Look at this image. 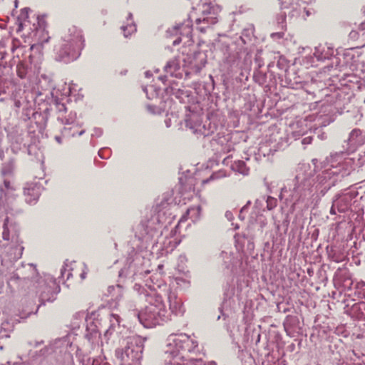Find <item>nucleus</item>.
Masks as SVG:
<instances>
[{"label":"nucleus","instance_id":"nucleus-39","mask_svg":"<svg viewBox=\"0 0 365 365\" xmlns=\"http://www.w3.org/2000/svg\"><path fill=\"white\" fill-rule=\"evenodd\" d=\"M286 16H287V11H281L280 13L278 14L276 17V21L278 24V26L282 30H284L286 29Z\"/></svg>","mask_w":365,"mask_h":365},{"label":"nucleus","instance_id":"nucleus-20","mask_svg":"<svg viewBox=\"0 0 365 365\" xmlns=\"http://www.w3.org/2000/svg\"><path fill=\"white\" fill-rule=\"evenodd\" d=\"M352 200V194L350 192H345L338 195L333 202H334V206L336 207L337 211L342 213L349 209Z\"/></svg>","mask_w":365,"mask_h":365},{"label":"nucleus","instance_id":"nucleus-7","mask_svg":"<svg viewBox=\"0 0 365 365\" xmlns=\"http://www.w3.org/2000/svg\"><path fill=\"white\" fill-rule=\"evenodd\" d=\"M170 222L165 217V212L160 210L150 217L143 219L135 227V236L145 242L146 246L158 247L159 238L163 234V228H165Z\"/></svg>","mask_w":365,"mask_h":365},{"label":"nucleus","instance_id":"nucleus-37","mask_svg":"<svg viewBox=\"0 0 365 365\" xmlns=\"http://www.w3.org/2000/svg\"><path fill=\"white\" fill-rule=\"evenodd\" d=\"M224 289V304L227 302L235 294V287L232 283L227 282L223 287Z\"/></svg>","mask_w":365,"mask_h":365},{"label":"nucleus","instance_id":"nucleus-27","mask_svg":"<svg viewBox=\"0 0 365 365\" xmlns=\"http://www.w3.org/2000/svg\"><path fill=\"white\" fill-rule=\"evenodd\" d=\"M29 9L24 8L21 9V14L18 16L17 22L18 27L16 29V32L20 33L24 30H31V25L30 21L28 20V12Z\"/></svg>","mask_w":365,"mask_h":365},{"label":"nucleus","instance_id":"nucleus-43","mask_svg":"<svg viewBox=\"0 0 365 365\" xmlns=\"http://www.w3.org/2000/svg\"><path fill=\"white\" fill-rule=\"evenodd\" d=\"M73 328H77V327H79V323L77 321L82 322L83 320H84V319L86 320L87 319H86L85 312H81L76 313L73 315Z\"/></svg>","mask_w":365,"mask_h":365},{"label":"nucleus","instance_id":"nucleus-40","mask_svg":"<svg viewBox=\"0 0 365 365\" xmlns=\"http://www.w3.org/2000/svg\"><path fill=\"white\" fill-rule=\"evenodd\" d=\"M14 169V162L12 160H11L9 162H6L3 165V167L1 169V174L4 177L6 175H9L12 173Z\"/></svg>","mask_w":365,"mask_h":365},{"label":"nucleus","instance_id":"nucleus-14","mask_svg":"<svg viewBox=\"0 0 365 365\" xmlns=\"http://www.w3.org/2000/svg\"><path fill=\"white\" fill-rule=\"evenodd\" d=\"M325 60L334 61V62L333 61L330 65L326 66L329 70L330 68H333L334 63H336V66L338 64V60L334 56V48L327 43L319 44L316 46L313 56H307L304 61L307 66L313 67L317 66V62L324 61Z\"/></svg>","mask_w":365,"mask_h":365},{"label":"nucleus","instance_id":"nucleus-22","mask_svg":"<svg viewBox=\"0 0 365 365\" xmlns=\"http://www.w3.org/2000/svg\"><path fill=\"white\" fill-rule=\"evenodd\" d=\"M194 118H197V114L192 113L185 119V125L187 128H190L192 133L196 134H200L203 136H208L211 135L214 130H210L206 128L205 125H202L200 123H197L195 125H192L190 123V120H193Z\"/></svg>","mask_w":365,"mask_h":365},{"label":"nucleus","instance_id":"nucleus-13","mask_svg":"<svg viewBox=\"0 0 365 365\" xmlns=\"http://www.w3.org/2000/svg\"><path fill=\"white\" fill-rule=\"evenodd\" d=\"M32 26L31 32L30 30H27V34L36 41L30 48L32 53L34 54V53L40 51L43 45L48 41L50 36L46 31L45 22L43 19L38 18L37 24L34 23ZM41 57L42 54L39 52L36 61H41Z\"/></svg>","mask_w":365,"mask_h":365},{"label":"nucleus","instance_id":"nucleus-49","mask_svg":"<svg viewBox=\"0 0 365 365\" xmlns=\"http://www.w3.org/2000/svg\"><path fill=\"white\" fill-rule=\"evenodd\" d=\"M314 133V134L317 135V137L320 140H324L327 138V135L325 133L322 132V129L320 128H315L313 130H312L311 133Z\"/></svg>","mask_w":365,"mask_h":365},{"label":"nucleus","instance_id":"nucleus-30","mask_svg":"<svg viewBox=\"0 0 365 365\" xmlns=\"http://www.w3.org/2000/svg\"><path fill=\"white\" fill-rule=\"evenodd\" d=\"M76 113L74 111H70L68 113L66 111V114H61V115H57L58 121L61 122L64 126L70 125L74 122L76 121Z\"/></svg>","mask_w":365,"mask_h":365},{"label":"nucleus","instance_id":"nucleus-4","mask_svg":"<svg viewBox=\"0 0 365 365\" xmlns=\"http://www.w3.org/2000/svg\"><path fill=\"white\" fill-rule=\"evenodd\" d=\"M217 51L222 55V66L227 73L248 71L251 68L252 56L245 49L230 44L225 41H218L215 44Z\"/></svg>","mask_w":365,"mask_h":365},{"label":"nucleus","instance_id":"nucleus-24","mask_svg":"<svg viewBox=\"0 0 365 365\" xmlns=\"http://www.w3.org/2000/svg\"><path fill=\"white\" fill-rule=\"evenodd\" d=\"M346 312L352 317L365 321V302L354 303L351 306L347 304ZM365 326V323H364Z\"/></svg>","mask_w":365,"mask_h":365},{"label":"nucleus","instance_id":"nucleus-17","mask_svg":"<svg viewBox=\"0 0 365 365\" xmlns=\"http://www.w3.org/2000/svg\"><path fill=\"white\" fill-rule=\"evenodd\" d=\"M42 190L41 185L37 182H27L24 189L26 202L28 204H35Z\"/></svg>","mask_w":365,"mask_h":365},{"label":"nucleus","instance_id":"nucleus-29","mask_svg":"<svg viewBox=\"0 0 365 365\" xmlns=\"http://www.w3.org/2000/svg\"><path fill=\"white\" fill-rule=\"evenodd\" d=\"M105 295L110 297L112 300L119 301L123 296V287L119 284L109 286L106 292H105Z\"/></svg>","mask_w":365,"mask_h":365},{"label":"nucleus","instance_id":"nucleus-44","mask_svg":"<svg viewBox=\"0 0 365 365\" xmlns=\"http://www.w3.org/2000/svg\"><path fill=\"white\" fill-rule=\"evenodd\" d=\"M220 257L222 258L226 267L230 268V264H232V260L233 259L232 255L223 251L221 252Z\"/></svg>","mask_w":365,"mask_h":365},{"label":"nucleus","instance_id":"nucleus-50","mask_svg":"<svg viewBox=\"0 0 365 365\" xmlns=\"http://www.w3.org/2000/svg\"><path fill=\"white\" fill-rule=\"evenodd\" d=\"M189 365H206L201 359H191L189 360Z\"/></svg>","mask_w":365,"mask_h":365},{"label":"nucleus","instance_id":"nucleus-35","mask_svg":"<svg viewBox=\"0 0 365 365\" xmlns=\"http://www.w3.org/2000/svg\"><path fill=\"white\" fill-rule=\"evenodd\" d=\"M229 137H222L217 139V143L221 145V152L223 153H228L234 149V145L232 142L229 141Z\"/></svg>","mask_w":365,"mask_h":365},{"label":"nucleus","instance_id":"nucleus-53","mask_svg":"<svg viewBox=\"0 0 365 365\" xmlns=\"http://www.w3.org/2000/svg\"><path fill=\"white\" fill-rule=\"evenodd\" d=\"M147 108L152 113H160V109L155 106L148 105Z\"/></svg>","mask_w":365,"mask_h":365},{"label":"nucleus","instance_id":"nucleus-26","mask_svg":"<svg viewBox=\"0 0 365 365\" xmlns=\"http://www.w3.org/2000/svg\"><path fill=\"white\" fill-rule=\"evenodd\" d=\"M62 136L64 138H72L76 135H82L85 133V130L81 128L80 124L76 121L70 125L63 126L61 130Z\"/></svg>","mask_w":365,"mask_h":365},{"label":"nucleus","instance_id":"nucleus-52","mask_svg":"<svg viewBox=\"0 0 365 365\" xmlns=\"http://www.w3.org/2000/svg\"><path fill=\"white\" fill-rule=\"evenodd\" d=\"M103 135V130L100 128H94L91 134L92 137L99 138Z\"/></svg>","mask_w":365,"mask_h":365},{"label":"nucleus","instance_id":"nucleus-10","mask_svg":"<svg viewBox=\"0 0 365 365\" xmlns=\"http://www.w3.org/2000/svg\"><path fill=\"white\" fill-rule=\"evenodd\" d=\"M12 262V267L7 272H2V261L1 260L0 275L5 278L10 287H24L29 281H36L38 278L36 267L33 264H22L16 267L15 262Z\"/></svg>","mask_w":365,"mask_h":365},{"label":"nucleus","instance_id":"nucleus-33","mask_svg":"<svg viewBox=\"0 0 365 365\" xmlns=\"http://www.w3.org/2000/svg\"><path fill=\"white\" fill-rule=\"evenodd\" d=\"M120 318L118 314L110 313L109 314V327L106 331V334H111L117 327L120 326Z\"/></svg>","mask_w":365,"mask_h":365},{"label":"nucleus","instance_id":"nucleus-45","mask_svg":"<svg viewBox=\"0 0 365 365\" xmlns=\"http://www.w3.org/2000/svg\"><path fill=\"white\" fill-rule=\"evenodd\" d=\"M56 109L57 110V115H61L62 113L66 114L67 108L63 103L58 101V99L55 100Z\"/></svg>","mask_w":365,"mask_h":365},{"label":"nucleus","instance_id":"nucleus-8","mask_svg":"<svg viewBox=\"0 0 365 365\" xmlns=\"http://www.w3.org/2000/svg\"><path fill=\"white\" fill-rule=\"evenodd\" d=\"M170 222L165 217V212L160 210L150 217L143 219L135 227V236L145 242L146 246L158 247L159 238L163 234V228H165Z\"/></svg>","mask_w":365,"mask_h":365},{"label":"nucleus","instance_id":"nucleus-59","mask_svg":"<svg viewBox=\"0 0 365 365\" xmlns=\"http://www.w3.org/2000/svg\"><path fill=\"white\" fill-rule=\"evenodd\" d=\"M247 212V205H244L240 212L239 217L242 220L245 219V216L243 215L244 212Z\"/></svg>","mask_w":365,"mask_h":365},{"label":"nucleus","instance_id":"nucleus-61","mask_svg":"<svg viewBox=\"0 0 365 365\" xmlns=\"http://www.w3.org/2000/svg\"><path fill=\"white\" fill-rule=\"evenodd\" d=\"M83 266H84L85 269H83V272L81 274V278L82 279H84L86 278L87 271H88V268H87L86 265L84 264Z\"/></svg>","mask_w":365,"mask_h":365},{"label":"nucleus","instance_id":"nucleus-25","mask_svg":"<svg viewBox=\"0 0 365 365\" xmlns=\"http://www.w3.org/2000/svg\"><path fill=\"white\" fill-rule=\"evenodd\" d=\"M168 300L170 306V313H173L175 315L184 313L185 310L182 300L178 297L175 292H169L168 293Z\"/></svg>","mask_w":365,"mask_h":365},{"label":"nucleus","instance_id":"nucleus-34","mask_svg":"<svg viewBox=\"0 0 365 365\" xmlns=\"http://www.w3.org/2000/svg\"><path fill=\"white\" fill-rule=\"evenodd\" d=\"M231 168L233 171L242 174V175H247L249 174L250 169L247 167L245 163L242 160L235 161L231 165Z\"/></svg>","mask_w":365,"mask_h":365},{"label":"nucleus","instance_id":"nucleus-18","mask_svg":"<svg viewBox=\"0 0 365 365\" xmlns=\"http://www.w3.org/2000/svg\"><path fill=\"white\" fill-rule=\"evenodd\" d=\"M30 61H19L16 65V75L21 79L31 80L34 73L32 71L31 64L34 63L35 56L34 53L29 56Z\"/></svg>","mask_w":365,"mask_h":365},{"label":"nucleus","instance_id":"nucleus-12","mask_svg":"<svg viewBox=\"0 0 365 365\" xmlns=\"http://www.w3.org/2000/svg\"><path fill=\"white\" fill-rule=\"evenodd\" d=\"M35 286L41 304H44L46 302H53L60 292V286L56 279L49 274H45L38 278Z\"/></svg>","mask_w":365,"mask_h":365},{"label":"nucleus","instance_id":"nucleus-32","mask_svg":"<svg viewBox=\"0 0 365 365\" xmlns=\"http://www.w3.org/2000/svg\"><path fill=\"white\" fill-rule=\"evenodd\" d=\"M265 202L267 205V209L268 210H272L275 208L277 205V200L275 197L268 196L267 198L265 197H262L260 199H257L255 201V207L262 206L263 202Z\"/></svg>","mask_w":365,"mask_h":365},{"label":"nucleus","instance_id":"nucleus-38","mask_svg":"<svg viewBox=\"0 0 365 365\" xmlns=\"http://www.w3.org/2000/svg\"><path fill=\"white\" fill-rule=\"evenodd\" d=\"M143 91L145 93L147 98L148 99H154L157 98L160 91V89L157 88L155 86L153 85L145 86L143 88Z\"/></svg>","mask_w":365,"mask_h":365},{"label":"nucleus","instance_id":"nucleus-16","mask_svg":"<svg viewBox=\"0 0 365 365\" xmlns=\"http://www.w3.org/2000/svg\"><path fill=\"white\" fill-rule=\"evenodd\" d=\"M184 58L186 60V68L190 71V75L199 73L207 63V56L203 52H196Z\"/></svg>","mask_w":365,"mask_h":365},{"label":"nucleus","instance_id":"nucleus-3","mask_svg":"<svg viewBox=\"0 0 365 365\" xmlns=\"http://www.w3.org/2000/svg\"><path fill=\"white\" fill-rule=\"evenodd\" d=\"M144 297L148 304L144 309H133L130 314L136 317L145 327H153L170 320V313L165 309L163 298L159 294L150 292Z\"/></svg>","mask_w":365,"mask_h":365},{"label":"nucleus","instance_id":"nucleus-55","mask_svg":"<svg viewBox=\"0 0 365 365\" xmlns=\"http://www.w3.org/2000/svg\"><path fill=\"white\" fill-rule=\"evenodd\" d=\"M312 137L311 135H309L302 139V143L303 145H309L312 143Z\"/></svg>","mask_w":365,"mask_h":365},{"label":"nucleus","instance_id":"nucleus-31","mask_svg":"<svg viewBox=\"0 0 365 365\" xmlns=\"http://www.w3.org/2000/svg\"><path fill=\"white\" fill-rule=\"evenodd\" d=\"M121 29L125 38L130 36L133 33L136 31V26L133 21V15L131 13L128 14L127 19V24L123 25Z\"/></svg>","mask_w":365,"mask_h":365},{"label":"nucleus","instance_id":"nucleus-11","mask_svg":"<svg viewBox=\"0 0 365 365\" xmlns=\"http://www.w3.org/2000/svg\"><path fill=\"white\" fill-rule=\"evenodd\" d=\"M125 341L124 348L115 350V356L124 365H140L145 339L140 336H132Z\"/></svg>","mask_w":365,"mask_h":365},{"label":"nucleus","instance_id":"nucleus-9","mask_svg":"<svg viewBox=\"0 0 365 365\" xmlns=\"http://www.w3.org/2000/svg\"><path fill=\"white\" fill-rule=\"evenodd\" d=\"M167 341L165 353L173 357L180 356L179 359L184 360L186 354H197L200 353L198 341L186 334H170Z\"/></svg>","mask_w":365,"mask_h":365},{"label":"nucleus","instance_id":"nucleus-41","mask_svg":"<svg viewBox=\"0 0 365 365\" xmlns=\"http://www.w3.org/2000/svg\"><path fill=\"white\" fill-rule=\"evenodd\" d=\"M21 145L26 147V143L24 142L21 136H18L14 141L11 142V149L15 153L21 150Z\"/></svg>","mask_w":365,"mask_h":365},{"label":"nucleus","instance_id":"nucleus-21","mask_svg":"<svg viewBox=\"0 0 365 365\" xmlns=\"http://www.w3.org/2000/svg\"><path fill=\"white\" fill-rule=\"evenodd\" d=\"M100 331L97 322L92 320L91 317L86 319V328L85 337L92 344L97 342L100 337Z\"/></svg>","mask_w":365,"mask_h":365},{"label":"nucleus","instance_id":"nucleus-6","mask_svg":"<svg viewBox=\"0 0 365 365\" xmlns=\"http://www.w3.org/2000/svg\"><path fill=\"white\" fill-rule=\"evenodd\" d=\"M84 47V38L82 31L75 26L70 27L55 46L56 61L68 63L76 60Z\"/></svg>","mask_w":365,"mask_h":365},{"label":"nucleus","instance_id":"nucleus-48","mask_svg":"<svg viewBox=\"0 0 365 365\" xmlns=\"http://www.w3.org/2000/svg\"><path fill=\"white\" fill-rule=\"evenodd\" d=\"M98 155L101 158L108 159L110 155V151L106 148H103L99 150Z\"/></svg>","mask_w":365,"mask_h":365},{"label":"nucleus","instance_id":"nucleus-64","mask_svg":"<svg viewBox=\"0 0 365 365\" xmlns=\"http://www.w3.org/2000/svg\"><path fill=\"white\" fill-rule=\"evenodd\" d=\"M188 364L189 361H187L186 363H185L184 361L182 363L174 361L173 363L171 364V365H189Z\"/></svg>","mask_w":365,"mask_h":365},{"label":"nucleus","instance_id":"nucleus-57","mask_svg":"<svg viewBox=\"0 0 365 365\" xmlns=\"http://www.w3.org/2000/svg\"><path fill=\"white\" fill-rule=\"evenodd\" d=\"M358 29L359 31L361 33L362 35L364 34V32H365V21L361 22L359 26H358Z\"/></svg>","mask_w":365,"mask_h":365},{"label":"nucleus","instance_id":"nucleus-63","mask_svg":"<svg viewBox=\"0 0 365 365\" xmlns=\"http://www.w3.org/2000/svg\"><path fill=\"white\" fill-rule=\"evenodd\" d=\"M336 210H337L336 207L334 206V202H333L332 206H331V207L330 209V214L336 215Z\"/></svg>","mask_w":365,"mask_h":365},{"label":"nucleus","instance_id":"nucleus-60","mask_svg":"<svg viewBox=\"0 0 365 365\" xmlns=\"http://www.w3.org/2000/svg\"><path fill=\"white\" fill-rule=\"evenodd\" d=\"M225 217L229 221H232L234 218L233 214L230 211H227L225 212Z\"/></svg>","mask_w":365,"mask_h":365},{"label":"nucleus","instance_id":"nucleus-62","mask_svg":"<svg viewBox=\"0 0 365 365\" xmlns=\"http://www.w3.org/2000/svg\"><path fill=\"white\" fill-rule=\"evenodd\" d=\"M280 8L282 10L283 9H288L290 10V7L288 6V4L283 3L282 1H280Z\"/></svg>","mask_w":365,"mask_h":365},{"label":"nucleus","instance_id":"nucleus-42","mask_svg":"<svg viewBox=\"0 0 365 365\" xmlns=\"http://www.w3.org/2000/svg\"><path fill=\"white\" fill-rule=\"evenodd\" d=\"M289 225V220L288 219V217H286V218L282 221V224H279V222H275L277 232H282L284 234L287 233Z\"/></svg>","mask_w":365,"mask_h":365},{"label":"nucleus","instance_id":"nucleus-54","mask_svg":"<svg viewBox=\"0 0 365 365\" xmlns=\"http://www.w3.org/2000/svg\"><path fill=\"white\" fill-rule=\"evenodd\" d=\"M6 211L7 212V214L10 213V214H13L12 211H13V207H10L9 204H11L12 202V200L9 198L6 199Z\"/></svg>","mask_w":365,"mask_h":365},{"label":"nucleus","instance_id":"nucleus-19","mask_svg":"<svg viewBox=\"0 0 365 365\" xmlns=\"http://www.w3.org/2000/svg\"><path fill=\"white\" fill-rule=\"evenodd\" d=\"M291 130L288 133V138L294 140L306 135L308 130L312 132V128L308 127L306 120H299L290 126Z\"/></svg>","mask_w":365,"mask_h":365},{"label":"nucleus","instance_id":"nucleus-36","mask_svg":"<svg viewBox=\"0 0 365 365\" xmlns=\"http://www.w3.org/2000/svg\"><path fill=\"white\" fill-rule=\"evenodd\" d=\"M200 214L201 207L199 205L190 207L186 212V215L192 220V222L197 221L200 219Z\"/></svg>","mask_w":365,"mask_h":365},{"label":"nucleus","instance_id":"nucleus-47","mask_svg":"<svg viewBox=\"0 0 365 365\" xmlns=\"http://www.w3.org/2000/svg\"><path fill=\"white\" fill-rule=\"evenodd\" d=\"M226 176H227V175H226L225 171L219 170V171H217L216 173H212V175L210 177V178L204 180L203 182L204 183H207V182H210L212 180L220 179V178H225Z\"/></svg>","mask_w":365,"mask_h":365},{"label":"nucleus","instance_id":"nucleus-5","mask_svg":"<svg viewBox=\"0 0 365 365\" xmlns=\"http://www.w3.org/2000/svg\"><path fill=\"white\" fill-rule=\"evenodd\" d=\"M20 229L17 223L6 217L3 224L2 238L5 241L10 242L9 245L4 247V251L0 255L2 261V272H7L11 269L12 262L21 257L24 247L19 239Z\"/></svg>","mask_w":365,"mask_h":365},{"label":"nucleus","instance_id":"nucleus-51","mask_svg":"<svg viewBox=\"0 0 365 365\" xmlns=\"http://www.w3.org/2000/svg\"><path fill=\"white\" fill-rule=\"evenodd\" d=\"M360 31L358 30H352L349 34V36L352 40H356L359 36H360Z\"/></svg>","mask_w":365,"mask_h":365},{"label":"nucleus","instance_id":"nucleus-23","mask_svg":"<svg viewBox=\"0 0 365 365\" xmlns=\"http://www.w3.org/2000/svg\"><path fill=\"white\" fill-rule=\"evenodd\" d=\"M149 264V260L145 259L142 256L138 255L135 257L133 264L130 265V268H133V274L135 277V279L141 278L144 274H148L150 273V270L148 269H145L143 267H138L139 264Z\"/></svg>","mask_w":365,"mask_h":365},{"label":"nucleus","instance_id":"nucleus-28","mask_svg":"<svg viewBox=\"0 0 365 365\" xmlns=\"http://www.w3.org/2000/svg\"><path fill=\"white\" fill-rule=\"evenodd\" d=\"M349 144L352 148L361 145L365 142V136L359 129H354L349 134Z\"/></svg>","mask_w":365,"mask_h":365},{"label":"nucleus","instance_id":"nucleus-46","mask_svg":"<svg viewBox=\"0 0 365 365\" xmlns=\"http://www.w3.org/2000/svg\"><path fill=\"white\" fill-rule=\"evenodd\" d=\"M67 264L65 263L64 265L61 269V273L58 278H61L62 279H64L65 277L66 279H69V278L72 276V273L71 272L70 269H67Z\"/></svg>","mask_w":365,"mask_h":365},{"label":"nucleus","instance_id":"nucleus-1","mask_svg":"<svg viewBox=\"0 0 365 365\" xmlns=\"http://www.w3.org/2000/svg\"><path fill=\"white\" fill-rule=\"evenodd\" d=\"M329 166L314 176L309 165H302L297 171L292 185L282 189L280 197H286L292 206L302 202L309 207L316 205L327 192L341 178L349 175L354 170L353 159L345 153H335L329 159Z\"/></svg>","mask_w":365,"mask_h":365},{"label":"nucleus","instance_id":"nucleus-58","mask_svg":"<svg viewBox=\"0 0 365 365\" xmlns=\"http://www.w3.org/2000/svg\"><path fill=\"white\" fill-rule=\"evenodd\" d=\"M283 36H284V33L282 32V31L272 34V37L274 38H283Z\"/></svg>","mask_w":365,"mask_h":365},{"label":"nucleus","instance_id":"nucleus-15","mask_svg":"<svg viewBox=\"0 0 365 365\" xmlns=\"http://www.w3.org/2000/svg\"><path fill=\"white\" fill-rule=\"evenodd\" d=\"M164 71L170 76L178 78H182L183 73L186 76H189L190 73V71L186 68V60L180 56L169 60L164 66Z\"/></svg>","mask_w":365,"mask_h":365},{"label":"nucleus","instance_id":"nucleus-2","mask_svg":"<svg viewBox=\"0 0 365 365\" xmlns=\"http://www.w3.org/2000/svg\"><path fill=\"white\" fill-rule=\"evenodd\" d=\"M193 1L196 4V9L201 13V16L196 17L194 12L190 13L188 19L182 24L176 25L171 29H168V35L172 36L180 34L188 37L192 32L193 19H195L196 29L202 33L205 32L207 29L217 23V14L221 11L219 6L212 4L208 0Z\"/></svg>","mask_w":365,"mask_h":365},{"label":"nucleus","instance_id":"nucleus-56","mask_svg":"<svg viewBox=\"0 0 365 365\" xmlns=\"http://www.w3.org/2000/svg\"><path fill=\"white\" fill-rule=\"evenodd\" d=\"M255 63L257 65L258 68H260L264 65L262 59L258 56L255 57Z\"/></svg>","mask_w":365,"mask_h":365}]
</instances>
